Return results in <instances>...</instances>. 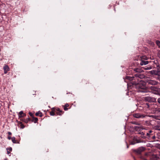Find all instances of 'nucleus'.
Instances as JSON below:
<instances>
[{
  "instance_id": "2f4dec72",
  "label": "nucleus",
  "mask_w": 160,
  "mask_h": 160,
  "mask_svg": "<svg viewBox=\"0 0 160 160\" xmlns=\"http://www.w3.org/2000/svg\"><path fill=\"white\" fill-rule=\"evenodd\" d=\"M7 153L8 154H9L10 153V151L7 150Z\"/></svg>"
},
{
  "instance_id": "5701e85b",
  "label": "nucleus",
  "mask_w": 160,
  "mask_h": 160,
  "mask_svg": "<svg viewBox=\"0 0 160 160\" xmlns=\"http://www.w3.org/2000/svg\"><path fill=\"white\" fill-rule=\"evenodd\" d=\"M57 110L59 111V112H62V111L60 110L59 108H58L57 109Z\"/></svg>"
},
{
  "instance_id": "c756f323",
  "label": "nucleus",
  "mask_w": 160,
  "mask_h": 160,
  "mask_svg": "<svg viewBox=\"0 0 160 160\" xmlns=\"http://www.w3.org/2000/svg\"><path fill=\"white\" fill-rule=\"evenodd\" d=\"M8 133L9 135H11L12 134L10 132H8Z\"/></svg>"
},
{
  "instance_id": "f257e3e1",
  "label": "nucleus",
  "mask_w": 160,
  "mask_h": 160,
  "mask_svg": "<svg viewBox=\"0 0 160 160\" xmlns=\"http://www.w3.org/2000/svg\"><path fill=\"white\" fill-rule=\"evenodd\" d=\"M137 85L139 88L141 89V90H139L140 92H147L146 90H145L146 87H145V84L144 82H142V81H140V82L137 83H136Z\"/></svg>"
},
{
  "instance_id": "412c9836",
  "label": "nucleus",
  "mask_w": 160,
  "mask_h": 160,
  "mask_svg": "<svg viewBox=\"0 0 160 160\" xmlns=\"http://www.w3.org/2000/svg\"><path fill=\"white\" fill-rule=\"evenodd\" d=\"M50 114L51 116H54L55 115L54 112L53 111H52L50 112Z\"/></svg>"
},
{
  "instance_id": "20e7f679",
  "label": "nucleus",
  "mask_w": 160,
  "mask_h": 160,
  "mask_svg": "<svg viewBox=\"0 0 160 160\" xmlns=\"http://www.w3.org/2000/svg\"><path fill=\"white\" fill-rule=\"evenodd\" d=\"M133 116L135 118H143L146 116V115L137 113L134 114Z\"/></svg>"
},
{
  "instance_id": "c85d7f7f",
  "label": "nucleus",
  "mask_w": 160,
  "mask_h": 160,
  "mask_svg": "<svg viewBox=\"0 0 160 160\" xmlns=\"http://www.w3.org/2000/svg\"><path fill=\"white\" fill-rule=\"evenodd\" d=\"M146 105L147 106V107L148 108H149V104L148 103H147Z\"/></svg>"
},
{
  "instance_id": "f03ea898",
  "label": "nucleus",
  "mask_w": 160,
  "mask_h": 160,
  "mask_svg": "<svg viewBox=\"0 0 160 160\" xmlns=\"http://www.w3.org/2000/svg\"><path fill=\"white\" fill-rule=\"evenodd\" d=\"M144 100L149 102H155L156 101V99L153 97L150 96H147L144 97Z\"/></svg>"
},
{
  "instance_id": "a878e982",
  "label": "nucleus",
  "mask_w": 160,
  "mask_h": 160,
  "mask_svg": "<svg viewBox=\"0 0 160 160\" xmlns=\"http://www.w3.org/2000/svg\"><path fill=\"white\" fill-rule=\"evenodd\" d=\"M64 109L65 111H67L68 110V108L67 107H64Z\"/></svg>"
},
{
  "instance_id": "473e14b6",
  "label": "nucleus",
  "mask_w": 160,
  "mask_h": 160,
  "mask_svg": "<svg viewBox=\"0 0 160 160\" xmlns=\"http://www.w3.org/2000/svg\"><path fill=\"white\" fill-rule=\"evenodd\" d=\"M158 79L160 81V77H159L158 78Z\"/></svg>"
},
{
  "instance_id": "9d476101",
  "label": "nucleus",
  "mask_w": 160,
  "mask_h": 160,
  "mask_svg": "<svg viewBox=\"0 0 160 160\" xmlns=\"http://www.w3.org/2000/svg\"><path fill=\"white\" fill-rule=\"evenodd\" d=\"M157 71V70H153L150 71L149 72L152 75H156Z\"/></svg>"
},
{
  "instance_id": "4c0bfd02",
  "label": "nucleus",
  "mask_w": 160,
  "mask_h": 160,
  "mask_svg": "<svg viewBox=\"0 0 160 160\" xmlns=\"http://www.w3.org/2000/svg\"><path fill=\"white\" fill-rule=\"evenodd\" d=\"M57 114H58V115H61V114H59V113H57Z\"/></svg>"
},
{
  "instance_id": "7ed1b4c3",
  "label": "nucleus",
  "mask_w": 160,
  "mask_h": 160,
  "mask_svg": "<svg viewBox=\"0 0 160 160\" xmlns=\"http://www.w3.org/2000/svg\"><path fill=\"white\" fill-rule=\"evenodd\" d=\"M147 82L148 84L152 85H156L158 83V82L156 81L151 79L148 80L147 81Z\"/></svg>"
},
{
  "instance_id": "f8f14e48",
  "label": "nucleus",
  "mask_w": 160,
  "mask_h": 160,
  "mask_svg": "<svg viewBox=\"0 0 160 160\" xmlns=\"http://www.w3.org/2000/svg\"><path fill=\"white\" fill-rule=\"evenodd\" d=\"M135 128L137 130H140L141 129H144L142 127V126H136L135 127Z\"/></svg>"
},
{
  "instance_id": "6ab92c4d",
  "label": "nucleus",
  "mask_w": 160,
  "mask_h": 160,
  "mask_svg": "<svg viewBox=\"0 0 160 160\" xmlns=\"http://www.w3.org/2000/svg\"><path fill=\"white\" fill-rule=\"evenodd\" d=\"M40 114V115L39 116L40 117H41L42 116V115H41V113L40 112L36 113L35 114L36 116H38Z\"/></svg>"
},
{
  "instance_id": "ea45409f",
  "label": "nucleus",
  "mask_w": 160,
  "mask_h": 160,
  "mask_svg": "<svg viewBox=\"0 0 160 160\" xmlns=\"http://www.w3.org/2000/svg\"><path fill=\"white\" fill-rule=\"evenodd\" d=\"M4 160H7V159H4Z\"/></svg>"
},
{
  "instance_id": "58836bf2",
  "label": "nucleus",
  "mask_w": 160,
  "mask_h": 160,
  "mask_svg": "<svg viewBox=\"0 0 160 160\" xmlns=\"http://www.w3.org/2000/svg\"><path fill=\"white\" fill-rule=\"evenodd\" d=\"M35 120L37 121L38 120V119L37 118H35Z\"/></svg>"
},
{
  "instance_id": "ddd939ff",
  "label": "nucleus",
  "mask_w": 160,
  "mask_h": 160,
  "mask_svg": "<svg viewBox=\"0 0 160 160\" xmlns=\"http://www.w3.org/2000/svg\"><path fill=\"white\" fill-rule=\"evenodd\" d=\"M26 115L23 113V111H21L19 113L18 116L19 117H21L25 116Z\"/></svg>"
},
{
  "instance_id": "7c9ffc66",
  "label": "nucleus",
  "mask_w": 160,
  "mask_h": 160,
  "mask_svg": "<svg viewBox=\"0 0 160 160\" xmlns=\"http://www.w3.org/2000/svg\"><path fill=\"white\" fill-rule=\"evenodd\" d=\"M8 138L9 140H10L11 138V137H8Z\"/></svg>"
},
{
  "instance_id": "a211bd4d",
  "label": "nucleus",
  "mask_w": 160,
  "mask_h": 160,
  "mask_svg": "<svg viewBox=\"0 0 160 160\" xmlns=\"http://www.w3.org/2000/svg\"><path fill=\"white\" fill-rule=\"evenodd\" d=\"M151 69H152V67L151 66H149L144 68V69L145 70H150Z\"/></svg>"
},
{
  "instance_id": "39448f33",
  "label": "nucleus",
  "mask_w": 160,
  "mask_h": 160,
  "mask_svg": "<svg viewBox=\"0 0 160 160\" xmlns=\"http://www.w3.org/2000/svg\"><path fill=\"white\" fill-rule=\"evenodd\" d=\"M145 148L143 147L139 148L138 149L135 150V152H136L138 154H140L141 153L144 151Z\"/></svg>"
},
{
  "instance_id": "6e6552de",
  "label": "nucleus",
  "mask_w": 160,
  "mask_h": 160,
  "mask_svg": "<svg viewBox=\"0 0 160 160\" xmlns=\"http://www.w3.org/2000/svg\"><path fill=\"white\" fill-rule=\"evenodd\" d=\"M4 72L5 73H7L8 71L9 70V68L8 66L6 65L3 68Z\"/></svg>"
},
{
  "instance_id": "dca6fc26",
  "label": "nucleus",
  "mask_w": 160,
  "mask_h": 160,
  "mask_svg": "<svg viewBox=\"0 0 160 160\" xmlns=\"http://www.w3.org/2000/svg\"><path fill=\"white\" fill-rule=\"evenodd\" d=\"M156 75L160 76V70H157Z\"/></svg>"
},
{
  "instance_id": "aec40b11",
  "label": "nucleus",
  "mask_w": 160,
  "mask_h": 160,
  "mask_svg": "<svg viewBox=\"0 0 160 160\" xmlns=\"http://www.w3.org/2000/svg\"><path fill=\"white\" fill-rule=\"evenodd\" d=\"M159 127H160L159 126H155L154 128L155 129L160 130V129H159Z\"/></svg>"
},
{
  "instance_id": "2eb2a0df",
  "label": "nucleus",
  "mask_w": 160,
  "mask_h": 160,
  "mask_svg": "<svg viewBox=\"0 0 160 160\" xmlns=\"http://www.w3.org/2000/svg\"><path fill=\"white\" fill-rule=\"evenodd\" d=\"M11 139H12V141L13 143H16L15 139V137H12Z\"/></svg>"
},
{
  "instance_id": "a19ab883",
  "label": "nucleus",
  "mask_w": 160,
  "mask_h": 160,
  "mask_svg": "<svg viewBox=\"0 0 160 160\" xmlns=\"http://www.w3.org/2000/svg\"><path fill=\"white\" fill-rule=\"evenodd\" d=\"M153 138H155V136H154V137H153Z\"/></svg>"
},
{
  "instance_id": "79ce46f5",
  "label": "nucleus",
  "mask_w": 160,
  "mask_h": 160,
  "mask_svg": "<svg viewBox=\"0 0 160 160\" xmlns=\"http://www.w3.org/2000/svg\"><path fill=\"white\" fill-rule=\"evenodd\" d=\"M54 109V108H52V109Z\"/></svg>"
},
{
  "instance_id": "0eeeda50",
  "label": "nucleus",
  "mask_w": 160,
  "mask_h": 160,
  "mask_svg": "<svg viewBox=\"0 0 160 160\" xmlns=\"http://www.w3.org/2000/svg\"><path fill=\"white\" fill-rule=\"evenodd\" d=\"M148 63V62L147 61H144L142 59H141V62L140 63V65L141 66L143 65H146Z\"/></svg>"
},
{
  "instance_id": "393cba45",
  "label": "nucleus",
  "mask_w": 160,
  "mask_h": 160,
  "mask_svg": "<svg viewBox=\"0 0 160 160\" xmlns=\"http://www.w3.org/2000/svg\"><path fill=\"white\" fill-rule=\"evenodd\" d=\"M139 133L142 135H144V133L142 132H140Z\"/></svg>"
},
{
  "instance_id": "f704fd0d",
  "label": "nucleus",
  "mask_w": 160,
  "mask_h": 160,
  "mask_svg": "<svg viewBox=\"0 0 160 160\" xmlns=\"http://www.w3.org/2000/svg\"><path fill=\"white\" fill-rule=\"evenodd\" d=\"M147 134L148 136L149 135V133H147Z\"/></svg>"
},
{
  "instance_id": "1a4fd4ad",
  "label": "nucleus",
  "mask_w": 160,
  "mask_h": 160,
  "mask_svg": "<svg viewBox=\"0 0 160 160\" xmlns=\"http://www.w3.org/2000/svg\"><path fill=\"white\" fill-rule=\"evenodd\" d=\"M139 142L138 140L135 138L133 139V140L130 142V144L132 145H134L136 143H138Z\"/></svg>"
},
{
  "instance_id": "bb28decb",
  "label": "nucleus",
  "mask_w": 160,
  "mask_h": 160,
  "mask_svg": "<svg viewBox=\"0 0 160 160\" xmlns=\"http://www.w3.org/2000/svg\"><path fill=\"white\" fill-rule=\"evenodd\" d=\"M68 106H69L68 104V103H66L65 104V107H68Z\"/></svg>"
},
{
  "instance_id": "4be33fe9",
  "label": "nucleus",
  "mask_w": 160,
  "mask_h": 160,
  "mask_svg": "<svg viewBox=\"0 0 160 160\" xmlns=\"http://www.w3.org/2000/svg\"><path fill=\"white\" fill-rule=\"evenodd\" d=\"M143 59H145V60H147V59H148V58L146 57V56H143L142 57V58L141 59L142 60Z\"/></svg>"
},
{
  "instance_id": "c9c22d12",
  "label": "nucleus",
  "mask_w": 160,
  "mask_h": 160,
  "mask_svg": "<svg viewBox=\"0 0 160 160\" xmlns=\"http://www.w3.org/2000/svg\"><path fill=\"white\" fill-rule=\"evenodd\" d=\"M149 133H150L152 132V131L150 130V131H149Z\"/></svg>"
},
{
  "instance_id": "72a5a7b5",
  "label": "nucleus",
  "mask_w": 160,
  "mask_h": 160,
  "mask_svg": "<svg viewBox=\"0 0 160 160\" xmlns=\"http://www.w3.org/2000/svg\"><path fill=\"white\" fill-rule=\"evenodd\" d=\"M152 117L153 118H156V116H153Z\"/></svg>"
},
{
  "instance_id": "cd10ccee",
  "label": "nucleus",
  "mask_w": 160,
  "mask_h": 160,
  "mask_svg": "<svg viewBox=\"0 0 160 160\" xmlns=\"http://www.w3.org/2000/svg\"><path fill=\"white\" fill-rule=\"evenodd\" d=\"M158 102L160 104V98H158Z\"/></svg>"
},
{
  "instance_id": "9b49d317",
  "label": "nucleus",
  "mask_w": 160,
  "mask_h": 160,
  "mask_svg": "<svg viewBox=\"0 0 160 160\" xmlns=\"http://www.w3.org/2000/svg\"><path fill=\"white\" fill-rule=\"evenodd\" d=\"M134 71L136 72H143V71L142 70V69L138 68H136L134 69Z\"/></svg>"
},
{
  "instance_id": "e433bc0d",
  "label": "nucleus",
  "mask_w": 160,
  "mask_h": 160,
  "mask_svg": "<svg viewBox=\"0 0 160 160\" xmlns=\"http://www.w3.org/2000/svg\"><path fill=\"white\" fill-rule=\"evenodd\" d=\"M134 124H137V125H139V124H138V123H135Z\"/></svg>"
},
{
  "instance_id": "f3484780",
  "label": "nucleus",
  "mask_w": 160,
  "mask_h": 160,
  "mask_svg": "<svg viewBox=\"0 0 160 160\" xmlns=\"http://www.w3.org/2000/svg\"><path fill=\"white\" fill-rule=\"evenodd\" d=\"M156 43L157 45L160 48V42L158 41H157Z\"/></svg>"
},
{
  "instance_id": "b1692460",
  "label": "nucleus",
  "mask_w": 160,
  "mask_h": 160,
  "mask_svg": "<svg viewBox=\"0 0 160 160\" xmlns=\"http://www.w3.org/2000/svg\"><path fill=\"white\" fill-rule=\"evenodd\" d=\"M7 150H9L10 151H11L12 150V148H9L7 149Z\"/></svg>"
},
{
  "instance_id": "423d86ee",
  "label": "nucleus",
  "mask_w": 160,
  "mask_h": 160,
  "mask_svg": "<svg viewBox=\"0 0 160 160\" xmlns=\"http://www.w3.org/2000/svg\"><path fill=\"white\" fill-rule=\"evenodd\" d=\"M135 77L136 78H139L140 79L143 78L145 77V76L143 74L140 73H138L135 75Z\"/></svg>"
},
{
  "instance_id": "4468645a",
  "label": "nucleus",
  "mask_w": 160,
  "mask_h": 160,
  "mask_svg": "<svg viewBox=\"0 0 160 160\" xmlns=\"http://www.w3.org/2000/svg\"><path fill=\"white\" fill-rule=\"evenodd\" d=\"M133 77H129V76H126V79L129 80L130 81L132 80L134 78Z\"/></svg>"
}]
</instances>
